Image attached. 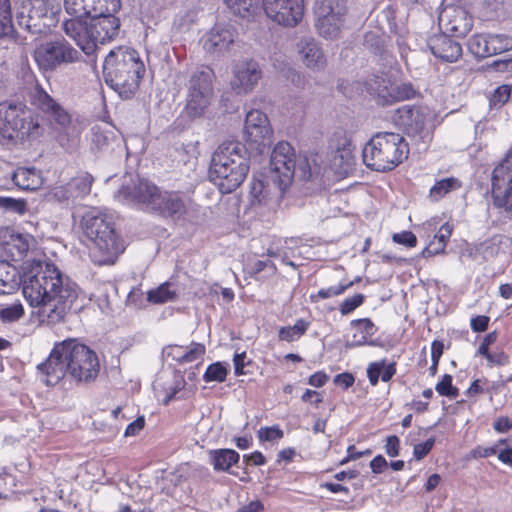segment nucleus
Instances as JSON below:
<instances>
[{
    "mask_svg": "<svg viewBox=\"0 0 512 512\" xmlns=\"http://www.w3.org/2000/svg\"><path fill=\"white\" fill-rule=\"evenodd\" d=\"M20 284L25 300L52 324L64 319L78 297L76 282L48 261L26 262Z\"/></svg>",
    "mask_w": 512,
    "mask_h": 512,
    "instance_id": "nucleus-1",
    "label": "nucleus"
},
{
    "mask_svg": "<svg viewBox=\"0 0 512 512\" xmlns=\"http://www.w3.org/2000/svg\"><path fill=\"white\" fill-rule=\"evenodd\" d=\"M97 354L76 339L56 343L47 359L36 367L37 378L46 386H54L62 379L88 383L99 373Z\"/></svg>",
    "mask_w": 512,
    "mask_h": 512,
    "instance_id": "nucleus-2",
    "label": "nucleus"
},
{
    "mask_svg": "<svg viewBox=\"0 0 512 512\" xmlns=\"http://www.w3.org/2000/svg\"><path fill=\"white\" fill-rule=\"evenodd\" d=\"M114 198L122 204L140 206L174 222L184 220L187 212L186 199L182 193L160 191L145 179L123 182Z\"/></svg>",
    "mask_w": 512,
    "mask_h": 512,
    "instance_id": "nucleus-3",
    "label": "nucleus"
},
{
    "mask_svg": "<svg viewBox=\"0 0 512 512\" xmlns=\"http://www.w3.org/2000/svg\"><path fill=\"white\" fill-rule=\"evenodd\" d=\"M250 168V156L245 144L223 142L213 153L209 178L223 194L235 191L245 180Z\"/></svg>",
    "mask_w": 512,
    "mask_h": 512,
    "instance_id": "nucleus-4",
    "label": "nucleus"
},
{
    "mask_svg": "<svg viewBox=\"0 0 512 512\" xmlns=\"http://www.w3.org/2000/svg\"><path fill=\"white\" fill-rule=\"evenodd\" d=\"M40 116L25 103H0V145L12 149L26 140H36L44 133Z\"/></svg>",
    "mask_w": 512,
    "mask_h": 512,
    "instance_id": "nucleus-5",
    "label": "nucleus"
},
{
    "mask_svg": "<svg viewBox=\"0 0 512 512\" xmlns=\"http://www.w3.org/2000/svg\"><path fill=\"white\" fill-rule=\"evenodd\" d=\"M145 66L138 52L131 48L118 47L111 50L103 64L105 82L122 99H130L139 88Z\"/></svg>",
    "mask_w": 512,
    "mask_h": 512,
    "instance_id": "nucleus-6",
    "label": "nucleus"
},
{
    "mask_svg": "<svg viewBox=\"0 0 512 512\" xmlns=\"http://www.w3.org/2000/svg\"><path fill=\"white\" fill-rule=\"evenodd\" d=\"M82 227L92 243V261L99 266L114 264L125 248L116 232L113 217L105 213L89 212L83 217Z\"/></svg>",
    "mask_w": 512,
    "mask_h": 512,
    "instance_id": "nucleus-7",
    "label": "nucleus"
},
{
    "mask_svg": "<svg viewBox=\"0 0 512 512\" xmlns=\"http://www.w3.org/2000/svg\"><path fill=\"white\" fill-rule=\"evenodd\" d=\"M326 173L317 167V158L304 157L296 162L295 152L290 143L278 142L270 157V178L280 193H284L292 183L293 177L298 176L304 181L323 177Z\"/></svg>",
    "mask_w": 512,
    "mask_h": 512,
    "instance_id": "nucleus-8",
    "label": "nucleus"
},
{
    "mask_svg": "<svg viewBox=\"0 0 512 512\" xmlns=\"http://www.w3.org/2000/svg\"><path fill=\"white\" fill-rule=\"evenodd\" d=\"M90 23L67 19L62 23L64 33L75 41L86 54L91 55L99 44L114 40L120 33V19L115 15L91 16Z\"/></svg>",
    "mask_w": 512,
    "mask_h": 512,
    "instance_id": "nucleus-9",
    "label": "nucleus"
},
{
    "mask_svg": "<svg viewBox=\"0 0 512 512\" xmlns=\"http://www.w3.org/2000/svg\"><path fill=\"white\" fill-rule=\"evenodd\" d=\"M409 153L404 137L393 132H378L364 146L362 157L365 165L377 172L391 171Z\"/></svg>",
    "mask_w": 512,
    "mask_h": 512,
    "instance_id": "nucleus-10",
    "label": "nucleus"
},
{
    "mask_svg": "<svg viewBox=\"0 0 512 512\" xmlns=\"http://www.w3.org/2000/svg\"><path fill=\"white\" fill-rule=\"evenodd\" d=\"M33 59L41 73H53L61 67L76 63L81 54L64 38L39 43L33 51Z\"/></svg>",
    "mask_w": 512,
    "mask_h": 512,
    "instance_id": "nucleus-11",
    "label": "nucleus"
},
{
    "mask_svg": "<svg viewBox=\"0 0 512 512\" xmlns=\"http://www.w3.org/2000/svg\"><path fill=\"white\" fill-rule=\"evenodd\" d=\"M59 8L51 0H25L17 12L20 27L32 34H45L58 22Z\"/></svg>",
    "mask_w": 512,
    "mask_h": 512,
    "instance_id": "nucleus-12",
    "label": "nucleus"
},
{
    "mask_svg": "<svg viewBox=\"0 0 512 512\" xmlns=\"http://www.w3.org/2000/svg\"><path fill=\"white\" fill-rule=\"evenodd\" d=\"M347 13L346 4L342 0H317L314 6L317 33L327 40L340 37Z\"/></svg>",
    "mask_w": 512,
    "mask_h": 512,
    "instance_id": "nucleus-13",
    "label": "nucleus"
},
{
    "mask_svg": "<svg viewBox=\"0 0 512 512\" xmlns=\"http://www.w3.org/2000/svg\"><path fill=\"white\" fill-rule=\"evenodd\" d=\"M30 104L51 123L66 128L71 122L68 111L54 99L44 87L36 82L29 92Z\"/></svg>",
    "mask_w": 512,
    "mask_h": 512,
    "instance_id": "nucleus-14",
    "label": "nucleus"
},
{
    "mask_svg": "<svg viewBox=\"0 0 512 512\" xmlns=\"http://www.w3.org/2000/svg\"><path fill=\"white\" fill-rule=\"evenodd\" d=\"M272 129L265 113L253 109L247 112L244 124V139L260 154L269 150Z\"/></svg>",
    "mask_w": 512,
    "mask_h": 512,
    "instance_id": "nucleus-15",
    "label": "nucleus"
},
{
    "mask_svg": "<svg viewBox=\"0 0 512 512\" xmlns=\"http://www.w3.org/2000/svg\"><path fill=\"white\" fill-rule=\"evenodd\" d=\"M491 184L494 204L512 212V156L505 158L494 168Z\"/></svg>",
    "mask_w": 512,
    "mask_h": 512,
    "instance_id": "nucleus-16",
    "label": "nucleus"
},
{
    "mask_svg": "<svg viewBox=\"0 0 512 512\" xmlns=\"http://www.w3.org/2000/svg\"><path fill=\"white\" fill-rule=\"evenodd\" d=\"M266 15L279 25L295 27L304 15V0H262Z\"/></svg>",
    "mask_w": 512,
    "mask_h": 512,
    "instance_id": "nucleus-17",
    "label": "nucleus"
},
{
    "mask_svg": "<svg viewBox=\"0 0 512 512\" xmlns=\"http://www.w3.org/2000/svg\"><path fill=\"white\" fill-rule=\"evenodd\" d=\"M468 49L477 58L491 57L511 50L512 37L507 34H475L468 40Z\"/></svg>",
    "mask_w": 512,
    "mask_h": 512,
    "instance_id": "nucleus-18",
    "label": "nucleus"
},
{
    "mask_svg": "<svg viewBox=\"0 0 512 512\" xmlns=\"http://www.w3.org/2000/svg\"><path fill=\"white\" fill-rule=\"evenodd\" d=\"M314 157L317 158V167L321 168V172L326 170V173L323 177H318L312 181L323 184L326 180L330 179L331 173L338 177H343L352 170L355 164L350 145L346 143L332 152L328 164H324L319 155H315Z\"/></svg>",
    "mask_w": 512,
    "mask_h": 512,
    "instance_id": "nucleus-19",
    "label": "nucleus"
},
{
    "mask_svg": "<svg viewBox=\"0 0 512 512\" xmlns=\"http://www.w3.org/2000/svg\"><path fill=\"white\" fill-rule=\"evenodd\" d=\"M262 76L259 64L253 60H245L235 64L232 89L237 93H248L254 89Z\"/></svg>",
    "mask_w": 512,
    "mask_h": 512,
    "instance_id": "nucleus-20",
    "label": "nucleus"
},
{
    "mask_svg": "<svg viewBox=\"0 0 512 512\" xmlns=\"http://www.w3.org/2000/svg\"><path fill=\"white\" fill-rule=\"evenodd\" d=\"M235 40V31L230 26L216 24L203 38L204 50L212 55H223L230 50Z\"/></svg>",
    "mask_w": 512,
    "mask_h": 512,
    "instance_id": "nucleus-21",
    "label": "nucleus"
},
{
    "mask_svg": "<svg viewBox=\"0 0 512 512\" xmlns=\"http://www.w3.org/2000/svg\"><path fill=\"white\" fill-rule=\"evenodd\" d=\"M351 326L355 329L352 338L347 341L346 347L354 348L360 346L382 347V341L379 338H372L378 328L370 318L354 319Z\"/></svg>",
    "mask_w": 512,
    "mask_h": 512,
    "instance_id": "nucleus-22",
    "label": "nucleus"
},
{
    "mask_svg": "<svg viewBox=\"0 0 512 512\" xmlns=\"http://www.w3.org/2000/svg\"><path fill=\"white\" fill-rule=\"evenodd\" d=\"M428 47L435 57L445 62H455L462 55L460 43L446 34L432 36L428 40Z\"/></svg>",
    "mask_w": 512,
    "mask_h": 512,
    "instance_id": "nucleus-23",
    "label": "nucleus"
},
{
    "mask_svg": "<svg viewBox=\"0 0 512 512\" xmlns=\"http://www.w3.org/2000/svg\"><path fill=\"white\" fill-rule=\"evenodd\" d=\"M399 124L408 135L416 136L422 133L426 123V111L415 105H404L397 109Z\"/></svg>",
    "mask_w": 512,
    "mask_h": 512,
    "instance_id": "nucleus-24",
    "label": "nucleus"
},
{
    "mask_svg": "<svg viewBox=\"0 0 512 512\" xmlns=\"http://www.w3.org/2000/svg\"><path fill=\"white\" fill-rule=\"evenodd\" d=\"M303 63L312 70H322L326 65V57L322 47L313 37H303L297 44Z\"/></svg>",
    "mask_w": 512,
    "mask_h": 512,
    "instance_id": "nucleus-25",
    "label": "nucleus"
},
{
    "mask_svg": "<svg viewBox=\"0 0 512 512\" xmlns=\"http://www.w3.org/2000/svg\"><path fill=\"white\" fill-rule=\"evenodd\" d=\"M278 188L274 186L273 180L270 178H258L254 176L250 183V198L252 205L266 204L274 196L277 198L282 197Z\"/></svg>",
    "mask_w": 512,
    "mask_h": 512,
    "instance_id": "nucleus-26",
    "label": "nucleus"
},
{
    "mask_svg": "<svg viewBox=\"0 0 512 512\" xmlns=\"http://www.w3.org/2000/svg\"><path fill=\"white\" fill-rule=\"evenodd\" d=\"M366 90L370 95H372L377 103L383 106L392 104V91L393 83L379 75H373L370 77L366 83Z\"/></svg>",
    "mask_w": 512,
    "mask_h": 512,
    "instance_id": "nucleus-27",
    "label": "nucleus"
},
{
    "mask_svg": "<svg viewBox=\"0 0 512 512\" xmlns=\"http://www.w3.org/2000/svg\"><path fill=\"white\" fill-rule=\"evenodd\" d=\"M13 183L21 190L33 191L43 184L40 172L34 167H18L11 175Z\"/></svg>",
    "mask_w": 512,
    "mask_h": 512,
    "instance_id": "nucleus-28",
    "label": "nucleus"
},
{
    "mask_svg": "<svg viewBox=\"0 0 512 512\" xmlns=\"http://www.w3.org/2000/svg\"><path fill=\"white\" fill-rule=\"evenodd\" d=\"M209 456L213 469L217 472H230V468L240 460L239 453L228 448L210 450Z\"/></svg>",
    "mask_w": 512,
    "mask_h": 512,
    "instance_id": "nucleus-29",
    "label": "nucleus"
},
{
    "mask_svg": "<svg viewBox=\"0 0 512 512\" xmlns=\"http://www.w3.org/2000/svg\"><path fill=\"white\" fill-rule=\"evenodd\" d=\"M396 374V363H386L385 359L371 362L367 367V377L372 386L378 384L379 379L383 382L390 381Z\"/></svg>",
    "mask_w": 512,
    "mask_h": 512,
    "instance_id": "nucleus-30",
    "label": "nucleus"
},
{
    "mask_svg": "<svg viewBox=\"0 0 512 512\" xmlns=\"http://www.w3.org/2000/svg\"><path fill=\"white\" fill-rule=\"evenodd\" d=\"M211 96L189 91L185 113L190 120L200 118L210 104Z\"/></svg>",
    "mask_w": 512,
    "mask_h": 512,
    "instance_id": "nucleus-31",
    "label": "nucleus"
},
{
    "mask_svg": "<svg viewBox=\"0 0 512 512\" xmlns=\"http://www.w3.org/2000/svg\"><path fill=\"white\" fill-rule=\"evenodd\" d=\"M212 79L213 71L209 68L195 71L190 79L189 91L212 96Z\"/></svg>",
    "mask_w": 512,
    "mask_h": 512,
    "instance_id": "nucleus-32",
    "label": "nucleus"
},
{
    "mask_svg": "<svg viewBox=\"0 0 512 512\" xmlns=\"http://www.w3.org/2000/svg\"><path fill=\"white\" fill-rule=\"evenodd\" d=\"M261 0H224L229 10L236 16L242 19H252L257 10Z\"/></svg>",
    "mask_w": 512,
    "mask_h": 512,
    "instance_id": "nucleus-33",
    "label": "nucleus"
},
{
    "mask_svg": "<svg viewBox=\"0 0 512 512\" xmlns=\"http://www.w3.org/2000/svg\"><path fill=\"white\" fill-rule=\"evenodd\" d=\"M93 177L89 173H82L72 178L67 184L73 202L88 195L91 191Z\"/></svg>",
    "mask_w": 512,
    "mask_h": 512,
    "instance_id": "nucleus-34",
    "label": "nucleus"
},
{
    "mask_svg": "<svg viewBox=\"0 0 512 512\" xmlns=\"http://www.w3.org/2000/svg\"><path fill=\"white\" fill-rule=\"evenodd\" d=\"M113 136L111 132L104 131L95 126L91 129L90 149L94 153H105L112 150Z\"/></svg>",
    "mask_w": 512,
    "mask_h": 512,
    "instance_id": "nucleus-35",
    "label": "nucleus"
},
{
    "mask_svg": "<svg viewBox=\"0 0 512 512\" xmlns=\"http://www.w3.org/2000/svg\"><path fill=\"white\" fill-rule=\"evenodd\" d=\"M451 234L452 227L450 226L449 223H444L434 236V240L438 241V248H433V246L435 245V241H431L430 244L423 249V257H430L444 252L446 244Z\"/></svg>",
    "mask_w": 512,
    "mask_h": 512,
    "instance_id": "nucleus-36",
    "label": "nucleus"
},
{
    "mask_svg": "<svg viewBox=\"0 0 512 512\" xmlns=\"http://www.w3.org/2000/svg\"><path fill=\"white\" fill-rule=\"evenodd\" d=\"M310 323L303 318L298 319L293 326H283L278 331V338L285 342L299 340L308 330Z\"/></svg>",
    "mask_w": 512,
    "mask_h": 512,
    "instance_id": "nucleus-37",
    "label": "nucleus"
},
{
    "mask_svg": "<svg viewBox=\"0 0 512 512\" xmlns=\"http://www.w3.org/2000/svg\"><path fill=\"white\" fill-rule=\"evenodd\" d=\"M461 183L455 177H448L435 182L430 188L429 196L432 200L438 201L445 195L460 188Z\"/></svg>",
    "mask_w": 512,
    "mask_h": 512,
    "instance_id": "nucleus-38",
    "label": "nucleus"
},
{
    "mask_svg": "<svg viewBox=\"0 0 512 512\" xmlns=\"http://www.w3.org/2000/svg\"><path fill=\"white\" fill-rule=\"evenodd\" d=\"M64 8L72 19L83 21V18L91 17L90 0H64Z\"/></svg>",
    "mask_w": 512,
    "mask_h": 512,
    "instance_id": "nucleus-39",
    "label": "nucleus"
},
{
    "mask_svg": "<svg viewBox=\"0 0 512 512\" xmlns=\"http://www.w3.org/2000/svg\"><path fill=\"white\" fill-rule=\"evenodd\" d=\"M14 33L10 0H0V38L12 37Z\"/></svg>",
    "mask_w": 512,
    "mask_h": 512,
    "instance_id": "nucleus-40",
    "label": "nucleus"
},
{
    "mask_svg": "<svg viewBox=\"0 0 512 512\" xmlns=\"http://www.w3.org/2000/svg\"><path fill=\"white\" fill-rule=\"evenodd\" d=\"M364 46L374 55L386 60L388 51L384 45V39L376 32L369 31L364 34Z\"/></svg>",
    "mask_w": 512,
    "mask_h": 512,
    "instance_id": "nucleus-41",
    "label": "nucleus"
},
{
    "mask_svg": "<svg viewBox=\"0 0 512 512\" xmlns=\"http://www.w3.org/2000/svg\"><path fill=\"white\" fill-rule=\"evenodd\" d=\"M91 16L115 15L121 8L120 0H90Z\"/></svg>",
    "mask_w": 512,
    "mask_h": 512,
    "instance_id": "nucleus-42",
    "label": "nucleus"
},
{
    "mask_svg": "<svg viewBox=\"0 0 512 512\" xmlns=\"http://www.w3.org/2000/svg\"><path fill=\"white\" fill-rule=\"evenodd\" d=\"M0 210L4 213L24 215L27 211V202L23 198L0 196Z\"/></svg>",
    "mask_w": 512,
    "mask_h": 512,
    "instance_id": "nucleus-43",
    "label": "nucleus"
},
{
    "mask_svg": "<svg viewBox=\"0 0 512 512\" xmlns=\"http://www.w3.org/2000/svg\"><path fill=\"white\" fill-rule=\"evenodd\" d=\"M228 374V365L223 362H214L206 368L203 380L209 382H223Z\"/></svg>",
    "mask_w": 512,
    "mask_h": 512,
    "instance_id": "nucleus-44",
    "label": "nucleus"
},
{
    "mask_svg": "<svg viewBox=\"0 0 512 512\" xmlns=\"http://www.w3.org/2000/svg\"><path fill=\"white\" fill-rule=\"evenodd\" d=\"M175 297L176 293L170 289V284L168 282L161 284L156 289H152L147 293L148 301L155 304L165 303L173 300Z\"/></svg>",
    "mask_w": 512,
    "mask_h": 512,
    "instance_id": "nucleus-45",
    "label": "nucleus"
},
{
    "mask_svg": "<svg viewBox=\"0 0 512 512\" xmlns=\"http://www.w3.org/2000/svg\"><path fill=\"white\" fill-rule=\"evenodd\" d=\"M353 285L354 282L350 281L348 283H339L334 286L322 288L316 294L310 295V299L312 302H317L319 299H328L334 296H338L343 294L347 289H349Z\"/></svg>",
    "mask_w": 512,
    "mask_h": 512,
    "instance_id": "nucleus-46",
    "label": "nucleus"
},
{
    "mask_svg": "<svg viewBox=\"0 0 512 512\" xmlns=\"http://www.w3.org/2000/svg\"><path fill=\"white\" fill-rule=\"evenodd\" d=\"M24 314V308L20 302H16L0 309V320L3 323H12L19 320Z\"/></svg>",
    "mask_w": 512,
    "mask_h": 512,
    "instance_id": "nucleus-47",
    "label": "nucleus"
},
{
    "mask_svg": "<svg viewBox=\"0 0 512 512\" xmlns=\"http://www.w3.org/2000/svg\"><path fill=\"white\" fill-rule=\"evenodd\" d=\"M472 27V18L467 15L466 11L462 10L454 20L451 31H453L457 36H465L468 32L471 31Z\"/></svg>",
    "mask_w": 512,
    "mask_h": 512,
    "instance_id": "nucleus-48",
    "label": "nucleus"
},
{
    "mask_svg": "<svg viewBox=\"0 0 512 512\" xmlns=\"http://www.w3.org/2000/svg\"><path fill=\"white\" fill-rule=\"evenodd\" d=\"M392 104L415 97L416 90L411 83L393 84Z\"/></svg>",
    "mask_w": 512,
    "mask_h": 512,
    "instance_id": "nucleus-49",
    "label": "nucleus"
},
{
    "mask_svg": "<svg viewBox=\"0 0 512 512\" xmlns=\"http://www.w3.org/2000/svg\"><path fill=\"white\" fill-rule=\"evenodd\" d=\"M452 376L444 374L436 384L435 390L439 395L454 399L459 395V389L452 384Z\"/></svg>",
    "mask_w": 512,
    "mask_h": 512,
    "instance_id": "nucleus-50",
    "label": "nucleus"
},
{
    "mask_svg": "<svg viewBox=\"0 0 512 512\" xmlns=\"http://www.w3.org/2000/svg\"><path fill=\"white\" fill-rule=\"evenodd\" d=\"M511 87L502 85L497 87L489 98V104L493 108L502 107L510 98Z\"/></svg>",
    "mask_w": 512,
    "mask_h": 512,
    "instance_id": "nucleus-51",
    "label": "nucleus"
},
{
    "mask_svg": "<svg viewBox=\"0 0 512 512\" xmlns=\"http://www.w3.org/2000/svg\"><path fill=\"white\" fill-rule=\"evenodd\" d=\"M365 300V296L361 293H357L352 297H348L342 301L339 307V311L342 315H348L352 313L356 308L361 306Z\"/></svg>",
    "mask_w": 512,
    "mask_h": 512,
    "instance_id": "nucleus-52",
    "label": "nucleus"
},
{
    "mask_svg": "<svg viewBox=\"0 0 512 512\" xmlns=\"http://www.w3.org/2000/svg\"><path fill=\"white\" fill-rule=\"evenodd\" d=\"M205 346L203 344L192 342L190 346L184 347V363H190L199 359L205 354Z\"/></svg>",
    "mask_w": 512,
    "mask_h": 512,
    "instance_id": "nucleus-53",
    "label": "nucleus"
},
{
    "mask_svg": "<svg viewBox=\"0 0 512 512\" xmlns=\"http://www.w3.org/2000/svg\"><path fill=\"white\" fill-rule=\"evenodd\" d=\"M435 437H430L422 443L415 444L413 447V456L416 460L424 459L435 445Z\"/></svg>",
    "mask_w": 512,
    "mask_h": 512,
    "instance_id": "nucleus-54",
    "label": "nucleus"
},
{
    "mask_svg": "<svg viewBox=\"0 0 512 512\" xmlns=\"http://www.w3.org/2000/svg\"><path fill=\"white\" fill-rule=\"evenodd\" d=\"M393 242L404 245L408 248L415 247L417 244V237L411 231H401L399 233H394L392 236Z\"/></svg>",
    "mask_w": 512,
    "mask_h": 512,
    "instance_id": "nucleus-55",
    "label": "nucleus"
},
{
    "mask_svg": "<svg viewBox=\"0 0 512 512\" xmlns=\"http://www.w3.org/2000/svg\"><path fill=\"white\" fill-rule=\"evenodd\" d=\"M282 437L283 431L277 425L270 427H262L258 431V438L260 439V441H273L281 439Z\"/></svg>",
    "mask_w": 512,
    "mask_h": 512,
    "instance_id": "nucleus-56",
    "label": "nucleus"
},
{
    "mask_svg": "<svg viewBox=\"0 0 512 512\" xmlns=\"http://www.w3.org/2000/svg\"><path fill=\"white\" fill-rule=\"evenodd\" d=\"M9 268L6 262H0V294L7 293L5 288H13V275H11L7 269Z\"/></svg>",
    "mask_w": 512,
    "mask_h": 512,
    "instance_id": "nucleus-57",
    "label": "nucleus"
},
{
    "mask_svg": "<svg viewBox=\"0 0 512 512\" xmlns=\"http://www.w3.org/2000/svg\"><path fill=\"white\" fill-rule=\"evenodd\" d=\"M489 363L490 366H505L509 363V357L503 351L497 352H488V354L483 355Z\"/></svg>",
    "mask_w": 512,
    "mask_h": 512,
    "instance_id": "nucleus-58",
    "label": "nucleus"
},
{
    "mask_svg": "<svg viewBox=\"0 0 512 512\" xmlns=\"http://www.w3.org/2000/svg\"><path fill=\"white\" fill-rule=\"evenodd\" d=\"M385 452L389 457H397L400 452V439L396 435H390L386 438L384 446Z\"/></svg>",
    "mask_w": 512,
    "mask_h": 512,
    "instance_id": "nucleus-59",
    "label": "nucleus"
},
{
    "mask_svg": "<svg viewBox=\"0 0 512 512\" xmlns=\"http://www.w3.org/2000/svg\"><path fill=\"white\" fill-rule=\"evenodd\" d=\"M163 354L178 363H184V346L169 345L163 349Z\"/></svg>",
    "mask_w": 512,
    "mask_h": 512,
    "instance_id": "nucleus-60",
    "label": "nucleus"
},
{
    "mask_svg": "<svg viewBox=\"0 0 512 512\" xmlns=\"http://www.w3.org/2000/svg\"><path fill=\"white\" fill-rule=\"evenodd\" d=\"M144 426L145 417L143 415L138 416L134 421L128 424V426L125 429L124 436H136L140 433L141 430H143Z\"/></svg>",
    "mask_w": 512,
    "mask_h": 512,
    "instance_id": "nucleus-61",
    "label": "nucleus"
},
{
    "mask_svg": "<svg viewBox=\"0 0 512 512\" xmlns=\"http://www.w3.org/2000/svg\"><path fill=\"white\" fill-rule=\"evenodd\" d=\"M333 382L335 385L342 387L344 390L353 386L355 377L350 372H343L335 375Z\"/></svg>",
    "mask_w": 512,
    "mask_h": 512,
    "instance_id": "nucleus-62",
    "label": "nucleus"
},
{
    "mask_svg": "<svg viewBox=\"0 0 512 512\" xmlns=\"http://www.w3.org/2000/svg\"><path fill=\"white\" fill-rule=\"evenodd\" d=\"M489 321L488 316L478 315L471 318L470 327L474 332H484L488 328Z\"/></svg>",
    "mask_w": 512,
    "mask_h": 512,
    "instance_id": "nucleus-63",
    "label": "nucleus"
},
{
    "mask_svg": "<svg viewBox=\"0 0 512 512\" xmlns=\"http://www.w3.org/2000/svg\"><path fill=\"white\" fill-rule=\"evenodd\" d=\"M270 266L271 268H275L274 264L269 260H257L254 263L247 266V273L254 277L262 272L266 267Z\"/></svg>",
    "mask_w": 512,
    "mask_h": 512,
    "instance_id": "nucleus-64",
    "label": "nucleus"
}]
</instances>
